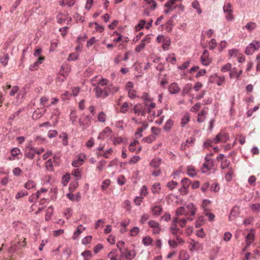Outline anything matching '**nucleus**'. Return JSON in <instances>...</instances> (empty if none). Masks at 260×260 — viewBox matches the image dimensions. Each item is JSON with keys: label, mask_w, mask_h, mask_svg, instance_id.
<instances>
[{"label": "nucleus", "mask_w": 260, "mask_h": 260, "mask_svg": "<svg viewBox=\"0 0 260 260\" xmlns=\"http://www.w3.org/2000/svg\"><path fill=\"white\" fill-rule=\"evenodd\" d=\"M119 90L117 87L106 86L102 88L96 87L94 88L93 91L95 92L96 98H105L108 96L109 93L115 92Z\"/></svg>", "instance_id": "nucleus-1"}, {"label": "nucleus", "mask_w": 260, "mask_h": 260, "mask_svg": "<svg viewBox=\"0 0 260 260\" xmlns=\"http://www.w3.org/2000/svg\"><path fill=\"white\" fill-rule=\"evenodd\" d=\"M186 208H187L190 210L187 211L185 208L183 207L178 208L176 212V215L177 216L181 215H185V216H194L196 211V209L194 207V206L192 204L190 203L187 205Z\"/></svg>", "instance_id": "nucleus-2"}, {"label": "nucleus", "mask_w": 260, "mask_h": 260, "mask_svg": "<svg viewBox=\"0 0 260 260\" xmlns=\"http://www.w3.org/2000/svg\"><path fill=\"white\" fill-rule=\"evenodd\" d=\"M260 49V42L256 40L252 41L246 48L245 53L247 55H252L254 51Z\"/></svg>", "instance_id": "nucleus-3"}, {"label": "nucleus", "mask_w": 260, "mask_h": 260, "mask_svg": "<svg viewBox=\"0 0 260 260\" xmlns=\"http://www.w3.org/2000/svg\"><path fill=\"white\" fill-rule=\"evenodd\" d=\"M223 11L225 14V18L227 20H234L235 17L233 15V10L232 4L230 3H225L223 7Z\"/></svg>", "instance_id": "nucleus-4"}, {"label": "nucleus", "mask_w": 260, "mask_h": 260, "mask_svg": "<svg viewBox=\"0 0 260 260\" xmlns=\"http://www.w3.org/2000/svg\"><path fill=\"white\" fill-rule=\"evenodd\" d=\"M136 255V252L135 250H128L125 248V250L122 252L120 256V259L125 258L126 260H132Z\"/></svg>", "instance_id": "nucleus-5"}, {"label": "nucleus", "mask_w": 260, "mask_h": 260, "mask_svg": "<svg viewBox=\"0 0 260 260\" xmlns=\"http://www.w3.org/2000/svg\"><path fill=\"white\" fill-rule=\"evenodd\" d=\"M90 117L89 116L82 115L79 120L80 126L83 130L88 127L91 123Z\"/></svg>", "instance_id": "nucleus-6"}, {"label": "nucleus", "mask_w": 260, "mask_h": 260, "mask_svg": "<svg viewBox=\"0 0 260 260\" xmlns=\"http://www.w3.org/2000/svg\"><path fill=\"white\" fill-rule=\"evenodd\" d=\"M229 139V135L226 133L221 132L214 138V144L224 143L226 142Z\"/></svg>", "instance_id": "nucleus-7"}, {"label": "nucleus", "mask_w": 260, "mask_h": 260, "mask_svg": "<svg viewBox=\"0 0 260 260\" xmlns=\"http://www.w3.org/2000/svg\"><path fill=\"white\" fill-rule=\"evenodd\" d=\"M189 246V249L191 251L194 250H201L203 248V244L202 243L192 239L190 240Z\"/></svg>", "instance_id": "nucleus-8"}, {"label": "nucleus", "mask_w": 260, "mask_h": 260, "mask_svg": "<svg viewBox=\"0 0 260 260\" xmlns=\"http://www.w3.org/2000/svg\"><path fill=\"white\" fill-rule=\"evenodd\" d=\"M176 3L173 0L168 1L165 4V7L166 9L164 10V13L166 14H170L175 8L177 7V5L174 6Z\"/></svg>", "instance_id": "nucleus-9"}, {"label": "nucleus", "mask_w": 260, "mask_h": 260, "mask_svg": "<svg viewBox=\"0 0 260 260\" xmlns=\"http://www.w3.org/2000/svg\"><path fill=\"white\" fill-rule=\"evenodd\" d=\"M181 183L182 186V191L184 194H187L188 192V188L191 183V180L188 178H184L182 179Z\"/></svg>", "instance_id": "nucleus-10"}, {"label": "nucleus", "mask_w": 260, "mask_h": 260, "mask_svg": "<svg viewBox=\"0 0 260 260\" xmlns=\"http://www.w3.org/2000/svg\"><path fill=\"white\" fill-rule=\"evenodd\" d=\"M148 224L150 227L153 229L152 232L153 234H158L160 233L161 228L157 222L154 220H150L149 221Z\"/></svg>", "instance_id": "nucleus-11"}, {"label": "nucleus", "mask_w": 260, "mask_h": 260, "mask_svg": "<svg viewBox=\"0 0 260 260\" xmlns=\"http://www.w3.org/2000/svg\"><path fill=\"white\" fill-rule=\"evenodd\" d=\"M144 8H147L151 11H154L157 7V3L155 0H144Z\"/></svg>", "instance_id": "nucleus-12"}, {"label": "nucleus", "mask_w": 260, "mask_h": 260, "mask_svg": "<svg viewBox=\"0 0 260 260\" xmlns=\"http://www.w3.org/2000/svg\"><path fill=\"white\" fill-rule=\"evenodd\" d=\"M35 154V148H30L28 146L25 147L24 155L26 157H27L30 159H32L34 158Z\"/></svg>", "instance_id": "nucleus-13"}, {"label": "nucleus", "mask_w": 260, "mask_h": 260, "mask_svg": "<svg viewBox=\"0 0 260 260\" xmlns=\"http://www.w3.org/2000/svg\"><path fill=\"white\" fill-rule=\"evenodd\" d=\"M85 159V155L83 154H80L78 155L77 158L72 162L73 166L75 167H78L81 166Z\"/></svg>", "instance_id": "nucleus-14"}, {"label": "nucleus", "mask_w": 260, "mask_h": 260, "mask_svg": "<svg viewBox=\"0 0 260 260\" xmlns=\"http://www.w3.org/2000/svg\"><path fill=\"white\" fill-rule=\"evenodd\" d=\"M213 167L214 162L213 160H210L209 162H205L201 168V171L203 173H207L209 170L212 169Z\"/></svg>", "instance_id": "nucleus-15"}, {"label": "nucleus", "mask_w": 260, "mask_h": 260, "mask_svg": "<svg viewBox=\"0 0 260 260\" xmlns=\"http://www.w3.org/2000/svg\"><path fill=\"white\" fill-rule=\"evenodd\" d=\"M242 73L243 71L242 69H241L239 72H238L236 68H233L231 70L229 73V76L230 78L231 79L234 78L236 76L237 80H240V76L242 74Z\"/></svg>", "instance_id": "nucleus-16"}, {"label": "nucleus", "mask_w": 260, "mask_h": 260, "mask_svg": "<svg viewBox=\"0 0 260 260\" xmlns=\"http://www.w3.org/2000/svg\"><path fill=\"white\" fill-rule=\"evenodd\" d=\"M45 57H39L37 61H36L34 64H31L29 67V69L30 71H35L38 70L39 64H41L43 61L44 60Z\"/></svg>", "instance_id": "nucleus-17"}, {"label": "nucleus", "mask_w": 260, "mask_h": 260, "mask_svg": "<svg viewBox=\"0 0 260 260\" xmlns=\"http://www.w3.org/2000/svg\"><path fill=\"white\" fill-rule=\"evenodd\" d=\"M106 86L114 87L108 80L104 78L99 80L98 85L96 87L102 88Z\"/></svg>", "instance_id": "nucleus-18"}, {"label": "nucleus", "mask_w": 260, "mask_h": 260, "mask_svg": "<svg viewBox=\"0 0 260 260\" xmlns=\"http://www.w3.org/2000/svg\"><path fill=\"white\" fill-rule=\"evenodd\" d=\"M112 131L109 127H106L101 133H100L98 137L99 139H105L111 136Z\"/></svg>", "instance_id": "nucleus-19"}, {"label": "nucleus", "mask_w": 260, "mask_h": 260, "mask_svg": "<svg viewBox=\"0 0 260 260\" xmlns=\"http://www.w3.org/2000/svg\"><path fill=\"white\" fill-rule=\"evenodd\" d=\"M168 90L171 93L175 94L180 90V88L177 83H173L169 85Z\"/></svg>", "instance_id": "nucleus-20"}, {"label": "nucleus", "mask_w": 260, "mask_h": 260, "mask_svg": "<svg viewBox=\"0 0 260 260\" xmlns=\"http://www.w3.org/2000/svg\"><path fill=\"white\" fill-rule=\"evenodd\" d=\"M85 228L82 225L80 224L78 226L77 230L74 232L72 239L74 240L77 239L80 236V235L85 230Z\"/></svg>", "instance_id": "nucleus-21"}, {"label": "nucleus", "mask_w": 260, "mask_h": 260, "mask_svg": "<svg viewBox=\"0 0 260 260\" xmlns=\"http://www.w3.org/2000/svg\"><path fill=\"white\" fill-rule=\"evenodd\" d=\"M201 62L202 64L205 66H208L210 64L211 61L210 59L208 58V52L207 51H205L201 58Z\"/></svg>", "instance_id": "nucleus-22"}, {"label": "nucleus", "mask_w": 260, "mask_h": 260, "mask_svg": "<svg viewBox=\"0 0 260 260\" xmlns=\"http://www.w3.org/2000/svg\"><path fill=\"white\" fill-rule=\"evenodd\" d=\"M186 170L187 175L191 177H193L197 174V170L195 167L192 165L187 166Z\"/></svg>", "instance_id": "nucleus-23"}, {"label": "nucleus", "mask_w": 260, "mask_h": 260, "mask_svg": "<svg viewBox=\"0 0 260 260\" xmlns=\"http://www.w3.org/2000/svg\"><path fill=\"white\" fill-rule=\"evenodd\" d=\"M9 60V56L8 53L6 52H2L0 56V61L1 63L4 66H6L8 64V62Z\"/></svg>", "instance_id": "nucleus-24"}, {"label": "nucleus", "mask_w": 260, "mask_h": 260, "mask_svg": "<svg viewBox=\"0 0 260 260\" xmlns=\"http://www.w3.org/2000/svg\"><path fill=\"white\" fill-rule=\"evenodd\" d=\"M68 18V14H64L61 13H58L56 16L57 23L59 24L62 23Z\"/></svg>", "instance_id": "nucleus-25"}, {"label": "nucleus", "mask_w": 260, "mask_h": 260, "mask_svg": "<svg viewBox=\"0 0 260 260\" xmlns=\"http://www.w3.org/2000/svg\"><path fill=\"white\" fill-rule=\"evenodd\" d=\"M148 124L146 122H143L142 126L139 128L135 133L137 138L142 137V133L148 127Z\"/></svg>", "instance_id": "nucleus-26"}, {"label": "nucleus", "mask_w": 260, "mask_h": 260, "mask_svg": "<svg viewBox=\"0 0 260 260\" xmlns=\"http://www.w3.org/2000/svg\"><path fill=\"white\" fill-rule=\"evenodd\" d=\"M257 27L256 23L253 22H248L243 27V29H246L249 32H251L255 29Z\"/></svg>", "instance_id": "nucleus-27"}, {"label": "nucleus", "mask_w": 260, "mask_h": 260, "mask_svg": "<svg viewBox=\"0 0 260 260\" xmlns=\"http://www.w3.org/2000/svg\"><path fill=\"white\" fill-rule=\"evenodd\" d=\"M239 213V208L237 206H235L232 209L231 213L229 215L230 220H233L235 217L238 215Z\"/></svg>", "instance_id": "nucleus-28"}, {"label": "nucleus", "mask_w": 260, "mask_h": 260, "mask_svg": "<svg viewBox=\"0 0 260 260\" xmlns=\"http://www.w3.org/2000/svg\"><path fill=\"white\" fill-rule=\"evenodd\" d=\"M152 214L155 216H158L162 213V209L159 206H154L151 208Z\"/></svg>", "instance_id": "nucleus-29"}, {"label": "nucleus", "mask_w": 260, "mask_h": 260, "mask_svg": "<svg viewBox=\"0 0 260 260\" xmlns=\"http://www.w3.org/2000/svg\"><path fill=\"white\" fill-rule=\"evenodd\" d=\"M147 109V112L150 114L154 115L155 113L152 111V109L155 107V104L151 102V101L148 103H146V105L144 106Z\"/></svg>", "instance_id": "nucleus-30"}, {"label": "nucleus", "mask_w": 260, "mask_h": 260, "mask_svg": "<svg viewBox=\"0 0 260 260\" xmlns=\"http://www.w3.org/2000/svg\"><path fill=\"white\" fill-rule=\"evenodd\" d=\"M161 163V159L158 157L154 158L150 162L151 167L154 168H158Z\"/></svg>", "instance_id": "nucleus-31"}, {"label": "nucleus", "mask_w": 260, "mask_h": 260, "mask_svg": "<svg viewBox=\"0 0 260 260\" xmlns=\"http://www.w3.org/2000/svg\"><path fill=\"white\" fill-rule=\"evenodd\" d=\"M189 255L188 252L184 250H182L179 252V260H188Z\"/></svg>", "instance_id": "nucleus-32"}, {"label": "nucleus", "mask_w": 260, "mask_h": 260, "mask_svg": "<svg viewBox=\"0 0 260 260\" xmlns=\"http://www.w3.org/2000/svg\"><path fill=\"white\" fill-rule=\"evenodd\" d=\"M11 155L14 157H16L18 159L20 158L22 154L21 153L20 150L18 148H13L11 151Z\"/></svg>", "instance_id": "nucleus-33"}, {"label": "nucleus", "mask_w": 260, "mask_h": 260, "mask_svg": "<svg viewBox=\"0 0 260 260\" xmlns=\"http://www.w3.org/2000/svg\"><path fill=\"white\" fill-rule=\"evenodd\" d=\"M190 116L188 113H185L181 118V124L182 127H184L185 125L189 121Z\"/></svg>", "instance_id": "nucleus-34"}, {"label": "nucleus", "mask_w": 260, "mask_h": 260, "mask_svg": "<svg viewBox=\"0 0 260 260\" xmlns=\"http://www.w3.org/2000/svg\"><path fill=\"white\" fill-rule=\"evenodd\" d=\"M191 6L193 8L197 10V13L199 14H201L202 12V9L200 8V5L198 1H194L192 2Z\"/></svg>", "instance_id": "nucleus-35"}, {"label": "nucleus", "mask_w": 260, "mask_h": 260, "mask_svg": "<svg viewBox=\"0 0 260 260\" xmlns=\"http://www.w3.org/2000/svg\"><path fill=\"white\" fill-rule=\"evenodd\" d=\"M160 189L161 187L159 183H154L151 187L152 192L154 194L159 193V191H160Z\"/></svg>", "instance_id": "nucleus-36"}, {"label": "nucleus", "mask_w": 260, "mask_h": 260, "mask_svg": "<svg viewBox=\"0 0 260 260\" xmlns=\"http://www.w3.org/2000/svg\"><path fill=\"white\" fill-rule=\"evenodd\" d=\"M173 125L174 121L171 119H169L166 121L164 129L166 131H169L171 130Z\"/></svg>", "instance_id": "nucleus-37"}, {"label": "nucleus", "mask_w": 260, "mask_h": 260, "mask_svg": "<svg viewBox=\"0 0 260 260\" xmlns=\"http://www.w3.org/2000/svg\"><path fill=\"white\" fill-rule=\"evenodd\" d=\"M178 183L173 180L169 181L167 184V187L170 190H173L174 189L176 188Z\"/></svg>", "instance_id": "nucleus-38"}, {"label": "nucleus", "mask_w": 260, "mask_h": 260, "mask_svg": "<svg viewBox=\"0 0 260 260\" xmlns=\"http://www.w3.org/2000/svg\"><path fill=\"white\" fill-rule=\"evenodd\" d=\"M192 85L191 83L186 84L183 87L182 94L183 95L187 94L191 89Z\"/></svg>", "instance_id": "nucleus-39"}, {"label": "nucleus", "mask_w": 260, "mask_h": 260, "mask_svg": "<svg viewBox=\"0 0 260 260\" xmlns=\"http://www.w3.org/2000/svg\"><path fill=\"white\" fill-rule=\"evenodd\" d=\"M36 184L35 182L32 180L27 181L24 184V187L27 189H30L34 188Z\"/></svg>", "instance_id": "nucleus-40"}, {"label": "nucleus", "mask_w": 260, "mask_h": 260, "mask_svg": "<svg viewBox=\"0 0 260 260\" xmlns=\"http://www.w3.org/2000/svg\"><path fill=\"white\" fill-rule=\"evenodd\" d=\"M108 257L110 260H118L116 250H113L109 253Z\"/></svg>", "instance_id": "nucleus-41"}, {"label": "nucleus", "mask_w": 260, "mask_h": 260, "mask_svg": "<svg viewBox=\"0 0 260 260\" xmlns=\"http://www.w3.org/2000/svg\"><path fill=\"white\" fill-rule=\"evenodd\" d=\"M97 118L98 121L101 122H105L106 119V115L104 112L102 111L98 114Z\"/></svg>", "instance_id": "nucleus-42"}, {"label": "nucleus", "mask_w": 260, "mask_h": 260, "mask_svg": "<svg viewBox=\"0 0 260 260\" xmlns=\"http://www.w3.org/2000/svg\"><path fill=\"white\" fill-rule=\"evenodd\" d=\"M155 136L150 135L143 139L142 141L145 143H151L155 141Z\"/></svg>", "instance_id": "nucleus-43"}, {"label": "nucleus", "mask_w": 260, "mask_h": 260, "mask_svg": "<svg viewBox=\"0 0 260 260\" xmlns=\"http://www.w3.org/2000/svg\"><path fill=\"white\" fill-rule=\"evenodd\" d=\"M132 105L127 102H124L120 107V112L123 113H125L129 109V106Z\"/></svg>", "instance_id": "nucleus-44"}, {"label": "nucleus", "mask_w": 260, "mask_h": 260, "mask_svg": "<svg viewBox=\"0 0 260 260\" xmlns=\"http://www.w3.org/2000/svg\"><path fill=\"white\" fill-rule=\"evenodd\" d=\"M187 220H192V218L190 217H187L186 219L183 218V219H179V221L178 222V224L181 227L184 228L185 226Z\"/></svg>", "instance_id": "nucleus-45"}, {"label": "nucleus", "mask_w": 260, "mask_h": 260, "mask_svg": "<svg viewBox=\"0 0 260 260\" xmlns=\"http://www.w3.org/2000/svg\"><path fill=\"white\" fill-rule=\"evenodd\" d=\"M153 239L149 236L143 238L142 242L145 246H149L151 244Z\"/></svg>", "instance_id": "nucleus-46"}, {"label": "nucleus", "mask_w": 260, "mask_h": 260, "mask_svg": "<svg viewBox=\"0 0 260 260\" xmlns=\"http://www.w3.org/2000/svg\"><path fill=\"white\" fill-rule=\"evenodd\" d=\"M106 163V161L105 160H103L99 161L98 162V164H97V167H96L97 170L99 172H101L103 171V168H104V166L105 165Z\"/></svg>", "instance_id": "nucleus-47"}, {"label": "nucleus", "mask_w": 260, "mask_h": 260, "mask_svg": "<svg viewBox=\"0 0 260 260\" xmlns=\"http://www.w3.org/2000/svg\"><path fill=\"white\" fill-rule=\"evenodd\" d=\"M179 221V218L178 217H175L173 218L172 225L170 228V230L171 231H173V229H176L177 228V224L178 222Z\"/></svg>", "instance_id": "nucleus-48"}, {"label": "nucleus", "mask_w": 260, "mask_h": 260, "mask_svg": "<svg viewBox=\"0 0 260 260\" xmlns=\"http://www.w3.org/2000/svg\"><path fill=\"white\" fill-rule=\"evenodd\" d=\"M232 64L230 63H228L224 65H223L222 68H221V72H226L227 71H230L232 69Z\"/></svg>", "instance_id": "nucleus-49"}, {"label": "nucleus", "mask_w": 260, "mask_h": 260, "mask_svg": "<svg viewBox=\"0 0 260 260\" xmlns=\"http://www.w3.org/2000/svg\"><path fill=\"white\" fill-rule=\"evenodd\" d=\"M142 99L145 102V105H146V103H148L152 101V98L148 95L147 93H144L143 95L142 96Z\"/></svg>", "instance_id": "nucleus-50"}, {"label": "nucleus", "mask_w": 260, "mask_h": 260, "mask_svg": "<svg viewBox=\"0 0 260 260\" xmlns=\"http://www.w3.org/2000/svg\"><path fill=\"white\" fill-rule=\"evenodd\" d=\"M160 129L158 127L155 126H153L151 127V132L152 133V135H154V136H155V138L157 136L160 135Z\"/></svg>", "instance_id": "nucleus-51"}, {"label": "nucleus", "mask_w": 260, "mask_h": 260, "mask_svg": "<svg viewBox=\"0 0 260 260\" xmlns=\"http://www.w3.org/2000/svg\"><path fill=\"white\" fill-rule=\"evenodd\" d=\"M254 240V235L252 234H249L246 237V242L247 245L250 244Z\"/></svg>", "instance_id": "nucleus-52"}, {"label": "nucleus", "mask_w": 260, "mask_h": 260, "mask_svg": "<svg viewBox=\"0 0 260 260\" xmlns=\"http://www.w3.org/2000/svg\"><path fill=\"white\" fill-rule=\"evenodd\" d=\"M146 45V43H145L142 40L140 44L137 45L135 48V51L137 52H140L145 47Z\"/></svg>", "instance_id": "nucleus-53"}, {"label": "nucleus", "mask_w": 260, "mask_h": 260, "mask_svg": "<svg viewBox=\"0 0 260 260\" xmlns=\"http://www.w3.org/2000/svg\"><path fill=\"white\" fill-rule=\"evenodd\" d=\"M46 169L49 171H53V167L51 159H48L45 163Z\"/></svg>", "instance_id": "nucleus-54"}, {"label": "nucleus", "mask_w": 260, "mask_h": 260, "mask_svg": "<svg viewBox=\"0 0 260 260\" xmlns=\"http://www.w3.org/2000/svg\"><path fill=\"white\" fill-rule=\"evenodd\" d=\"M111 183V181L109 179L105 180L102 185V188L103 190H105L109 187Z\"/></svg>", "instance_id": "nucleus-55"}, {"label": "nucleus", "mask_w": 260, "mask_h": 260, "mask_svg": "<svg viewBox=\"0 0 260 260\" xmlns=\"http://www.w3.org/2000/svg\"><path fill=\"white\" fill-rule=\"evenodd\" d=\"M28 194V192L26 190H21L19 191L16 195L15 198L16 199H20Z\"/></svg>", "instance_id": "nucleus-56"}, {"label": "nucleus", "mask_w": 260, "mask_h": 260, "mask_svg": "<svg viewBox=\"0 0 260 260\" xmlns=\"http://www.w3.org/2000/svg\"><path fill=\"white\" fill-rule=\"evenodd\" d=\"M238 51L237 49H231L229 51V56L230 58L238 56Z\"/></svg>", "instance_id": "nucleus-57"}, {"label": "nucleus", "mask_w": 260, "mask_h": 260, "mask_svg": "<svg viewBox=\"0 0 260 260\" xmlns=\"http://www.w3.org/2000/svg\"><path fill=\"white\" fill-rule=\"evenodd\" d=\"M139 144V142L135 140L129 145V150L132 152H134L136 150V146Z\"/></svg>", "instance_id": "nucleus-58"}, {"label": "nucleus", "mask_w": 260, "mask_h": 260, "mask_svg": "<svg viewBox=\"0 0 260 260\" xmlns=\"http://www.w3.org/2000/svg\"><path fill=\"white\" fill-rule=\"evenodd\" d=\"M124 245L125 242L122 241H118L116 244L117 247L121 253L125 250V249H123Z\"/></svg>", "instance_id": "nucleus-59"}, {"label": "nucleus", "mask_w": 260, "mask_h": 260, "mask_svg": "<svg viewBox=\"0 0 260 260\" xmlns=\"http://www.w3.org/2000/svg\"><path fill=\"white\" fill-rule=\"evenodd\" d=\"M79 56L77 52L71 53L69 55L68 60L69 61H73L78 59Z\"/></svg>", "instance_id": "nucleus-60"}, {"label": "nucleus", "mask_w": 260, "mask_h": 260, "mask_svg": "<svg viewBox=\"0 0 260 260\" xmlns=\"http://www.w3.org/2000/svg\"><path fill=\"white\" fill-rule=\"evenodd\" d=\"M140 160V157L139 156L135 155L131 158V159L129 160L128 162V164L129 165L135 164L137 163L138 161H139Z\"/></svg>", "instance_id": "nucleus-61"}, {"label": "nucleus", "mask_w": 260, "mask_h": 260, "mask_svg": "<svg viewBox=\"0 0 260 260\" xmlns=\"http://www.w3.org/2000/svg\"><path fill=\"white\" fill-rule=\"evenodd\" d=\"M230 164V161L225 159L223 161H221L220 167L222 169H225L228 168Z\"/></svg>", "instance_id": "nucleus-62"}, {"label": "nucleus", "mask_w": 260, "mask_h": 260, "mask_svg": "<svg viewBox=\"0 0 260 260\" xmlns=\"http://www.w3.org/2000/svg\"><path fill=\"white\" fill-rule=\"evenodd\" d=\"M166 60L168 62H170L171 63H172L173 64H175V62L176 61V57L175 56V54H173L172 56H171V55H169L167 58Z\"/></svg>", "instance_id": "nucleus-63"}, {"label": "nucleus", "mask_w": 260, "mask_h": 260, "mask_svg": "<svg viewBox=\"0 0 260 260\" xmlns=\"http://www.w3.org/2000/svg\"><path fill=\"white\" fill-rule=\"evenodd\" d=\"M117 182L120 185L124 184L126 182L125 177L123 175L119 176L117 179Z\"/></svg>", "instance_id": "nucleus-64"}]
</instances>
